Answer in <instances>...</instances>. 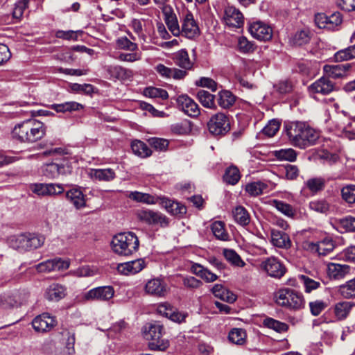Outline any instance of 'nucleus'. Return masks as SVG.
Here are the masks:
<instances>
[{"label": "nucleus", "instance_id": "obj_37", "mask_svg": "<svg viewBox=\"0 0 355 355\" xmlns=\"http://www.w3.org/2000/svg\"><path fill=\"white\" fill-rule=\"evenodd\" d=\"M51 108L57 112L77 111L83 108V105L75 101H69L60 104H53Z\"/></svg>", "mask_w": 355, "mask_h": 355}, {"label": "nucleus", "instance_id": "obj_29", "mask_svg": "<svg viewBox=\"0 0 355 355\" xmlns=\"http://www.w3.org/2000/svg\"><path fill=\"white\" fill-rule=\"evenodd\" d=\"M354 304L352 302L343 301L334 305V313L338 320H345L349 314Z\"/></svg>", "mask_w": 355, "mask_h": 355}, {"label": "nucleus", "instance_id": "obj_53", "mask_svg": "<svg viewBox=\"0 0 355 355\" xmlns=\"http://www.w3.org/2000/svg\"><path fill=\"white\" fill-rule=\"evenodd\" d=\"M272 205L285 216L288 217H293L294 216L295 211L292 206L288 203L278 200H273Z\"/></svg>", "mask_w": 355, "mask_h": 355}, {"label": "nucleus", "instance_id": "obj_36", "mask_svg": "<svg viewBox=\"0 0 355 355\" xmlns=\"http://www.w3.org/2000/svg\"><path fill=\"white\" fill-rule=\"evenodd\" d=\"M211 230L213 234L217 239L228 241L230 236L225 229V223L222 221H215L211 225Z\"/></svg>", "mask_w": 355, "mask_h": 355}, {"label": "nucleus", "instance_id": "obj_52", "mask_svg": "<svg viewBox=\"0 0 355 355\" xmlns=\"http://www.w3.org/2000/svg\"><path fill=\"white\" fill-rule=\"evenodd\" d=\"M305 184L311 192L317 193L324 189L325 180L322 178H313L309 179Z\"/></svg>", "mask_w": 355, "mask_h": 355}, {"label": "nucleus", "instance_id": "obj_38", "mask_svg": "<svg viewBox=\"0 0 355 355\" xmlns=\"http://www.w3.org/2000/svg\"><path fill=\"white\" fill-rule=\"evenodd\" d=\"M241 178L239 168L236 166H231L226 168L223 175V180L227 184L234 185Z\"/></svg>", "mask_w": 355, "mask_h": 355}, {"label": "nucleus", "instance_id": "obj_26", "mask_svg": "<svg viewBox=\"0 0 355 355\" xmlns=\"http://www.w3.org/2000/svg\"><path fill=\"white\" fill-rule=\"evenodd\" d=\"M309 248L311 251L318 252L319 255H326L333 251L334 243L331 239L325 238L317 243H311Z\"/></svg>", "mask_w": 355, "mask_h": 355}, {"label": "nucleus", "instance_id": "obj_47", "mask_svg": "<svg viewBox=\"0 0 355 355\" xmlns=\"http://www.w3.org/2000/svg\"><path fill=\"white\" fill-rule=\"evenodd\" d=\"M197 98L200 103L205 107H214V96L209 92L201 89L197 92Z\"/></svg>", "mask_w": 355, "mask_h": 355}, {"label": "nucleus", "instance_id": "obj_15", "mask_svg": "<svg viewBox=\"0 0 355 355\" xmlns=\"http://www.w3.org/2000/svg\"><path fill=\"white\" fill-rule=\"evenodd\" d=\"M56 324L54 317L47 313H44L35 317L32 321L33 329L37 332H46L50 331Z\"/></svg>", "mask_w": 355, "mask_h": 355}, {"label": "nucleus", "instance_id": "obj_55", "mask_svg": "<svg viewBox=\"0 0 355 355\" xmlns=\"http://www.w3.org/2000/svg\"><path fill=\"white\" fill-rule=\"evenodd\" d=\"M310 40L309 33L306 31H297L291 38V42L295 46H302L307 44Z\"/></svg>", "mask_w": 355, "mask_h": 355}, {"label": "nucleus", "instance_id": "obj_22", "mask_svg": "<svg viewBox=\"0 0 355 355\" xmlns=\"http://www.w3.org/2000/svg\"><path fill=\"white\" fill-rule=\"evenodd\" d=\"M145 267V261L142 259L135 261L119 263L117 266V270L123 275L136 274L140 272Z\"/></svg>", "mask_w": 355, "mask_h": 355}, {"label": "nucleus", "instance_id": "obj_8", "mask_svg": "<svg viewBox=\"0 0 355 355\" xmlns=\"http://www.w3.org/2000/svg\"><path fill=\"white\" fill-rule=\"evenodd\" d=\"M138 219L148 225H159L162 227L168 225V219L164 214L150 209H139L137 211Z\"/></svg>", "mask_w": 355, "mask_h": 355}, {"label": "nucleus", "instance_id": "obj_61", "mask_svg": "<svg viewBox=\"0 0 355 355\" xmlns=\"http://www.w3.org/2000/svg\"><path fill=\"white\" fill-rule=\"evenodd\" d=\"M280 127V123L277 120H271L269 123L263 128V134L268 136L273 137L279 130Z\"/></svg>", "mask_w": 355, "mask_h": 355}, {"label": "nucleus", "instance_id": "obj_25", "mask_svg": "<svg viewBox=\"0 0 355 355\" xmlns=\"http://www.w3.org/2000/svg\"><path fill=\"white\" fill-rule=\"evenodd\" d=\"M271 241L275 246L281 248L288 249L291 246L289 236L286 233L277 230H271Z\"/></svg>", "mask_w": 355, "mask_h": 355}, {"label": "nucleus", "instance_id": "obj_21", "mask_svg": "<svg viewBox=\"0 0 355 355\" xmlns=\"http://www.w3.org/2000/svg\"><path fill=\"white\" fill-rule=\"evenodd\" d=\"M351 267L347 264L329 263L327 265V274L330 279L339 280L350 273Z\"/></svg>", "mask_w": 355, "mask_h": 355}, {"label": "nucleus", "instance_id": "obj_16", "mask_svg": "<svg viewBox=\"0 0 355 355\" xmlns=\"http://www.w3.org/2000/svg\"><path fill=\"white\" fill-rule=\"evenodd\" d=\"M145 291L154 297H164L167 293L166 284L159 278L152 279L147 282Z\"/></svg>", "mask_w": 355, "mask_h": 355}, {"label": "nucleus", "instance_id": "obj_44", "mask_svg": "<svg viewBox=\"0 0 355 355\" xmlns=\"http://www.w3.org/2000/svg\"><path fill=\"white\" fill-rule=\"evenodd\" d=\"M92 175L100 181H111L115 178V173L111 168L95 169Z\"/></svg>", "mask_w": 355, "mask_h": 355}, {"label": "nucleus", "instance_id": "obj_2", "mask_svg": "<svg viewBox=\"0 0 355 355\" xmlns=\"http://www.w3.org/2000/svg\"><path fill=\"white\" fill-rule=\"evenodd\" d=\"M46 133L43 123L35 119L24 121L15 126L12 138L24 143H33L42 139Z\"/></svg>", "mask_w": 355, "mask_h": 355}, {"label": "nucleus", "instance_id": "obj_27", "mask_svg": "<svg viewBox=\"0 0 355 355\" xmlns=\"http://www.w3.org/2000/svg\"><path fill=\"white\" fill-rule=\"evenodd\" d=\"M66 167L63 164L49 163L42 166V173L48 178H55L60 175L66 174Z\"/></svg>", "mask_w": 355, "mask_h": 355}, {"label": "nucleus", "instance_id": "obj_46", "mask_svg": "<svg viewBox=\"0 0 355 355\" xmlns=\"http://www.w3.org/2000/svg\"><path fill=\"white\" fill-rule=\"evenodd\" d=\"M274 155L279 160L294 162L297 158V153L293 148H285L274 152Z\"/></svg>", "mask_w": 355, "mask_h": 355}, {"label": "nucleus", "instance_id": "obj_31", "mask_svg": "<svg viewBox=\"0 0 355 355\" xmlns=\"http://www.w3.org/2000/svg\"><path fill=\"white\" fill-rule=\"evenodd\" d=\"M129 198L135 201L143 202L147 205H155L157 202L158 198L155 196L139 191H132Z\"/></svg>", "mask_w": 355, "mask_h": 355}, {"label": "nucleus", "instance_id": "obj_32", "mask_svg": "<svg viewBox=\"0 0 355 355\" xmlns=\"http://www.w3.org/2000/svg\"><path fill=\"white\" fill-rule=\"evenodd\" d=\"M338 291L345 299L355 298V277L340 285Z\"/></svg>", "mask_w": 355, "mask_h": 355}, {"label": "nucleus", "instance_id": "obj_56", "mask_svg": "<svg viewBox=\"0 0 355 355\" xmlns=\"http://www.w3.org/2000/svg\"><path fill=\"white\" fill-rule=\"evenodd\" d=\"M309 207L312 210L321 214H326L329 211V204L324 200L311 201Z\"/></svg>", "mask_w": 355, "mask_h": 355}, {"label": "nucleus", "instance_id": "obj_14", "mask_svg": "<svg viewBox=\"0 0 355 355\" xmlns=\"http://www.w3.org/2000/svg\"><path fill=\"white\" fill-rule=\"evenodd\" d=\"M157 312L171 320L181 323L187 317V313L178 311L176 308L168 303H163L158 306Z\"/></svg>", "mask_w": 355, "mask_h": 355}, {"label": "nucleus", "instance_id": "obj_9", "mask_svg": "<svg viewBox=\"0 0 355 355\" xmlns=\"http://www.w3.org/2000/svg\"><path fill=\"white\" fill-rule=\"evenodd\" d=\"M335 90H336L335 83L327 76H322L308 87V91L313 96L315 94L328 95Z\"/></svg>", "mask_w": 355, "mask_h": 355}, {"label": "nucleus", "instance_id": "obj_20", "mask_svg": "<svg viewBox=\"0 0 355 355\" xmlns=\"http://www.w3.org/2000/svg\"><path fill=\"white\" fill-rule=\"evenodd\" d=\"M224 19L229 26L239 28L243 24V14L234 6H227L225 8Z\"/></svg>", "mask_w": 355, "mask_h": 355}, {"label": "nucleus", "instance_id": "obj_64", "mask_svg": "<svg viewBox=\"0 0 355 355\" xmlns=\"http://www.w3.org/2000/svg\"><path fill=\"white\" fill-rule=\"evenodd\" d=\"M17 301L10 294H3L0 296V306L2 309H7L15 306Z\"/></svg>", "mask_w": 355, "mask_h": 355}, {"label": "nucleus", "instance_id": "obj_10", "mask_svg": "<svg viewBox=\"0 0 355 355\" xmlns=\"http://www.w3.org/2000/svg\"><path fill=\"white\" fill-rule=\"evenodd\" d=\"M114 288L112 286H100L89 290L83 295L85 300L107 301L113 297Z\"/></svg>", "mask_w": 355, "mask_h": 355}, {"label": "nucleus", "instance_id": "obj_23", "mask_svg": "<svg viewBox=\"0 0 355 355\" xmlns=\"http://www.w3.org/2000/svg\"><path fill=\"white\" fill-rule=\"evenodd\" d=\"M162 12L164 15V21L168 28L175 36H178L181 33V31L178 24V19L173 12L171 7L164 8Z\"/></svg>", "mask_w": 355, "mask_h": 355}, {"label": "nucleus", "instance_id": "obj_51", "mask_svg": "<svg viewBox=\"0 0 355 355\" xmlns=\"http://www.w3.org/2000/svg\"><path fill=\"white\" fill-rule=\"evenodd\" d=\"M267 185L261 182H254L246 184L245 191L252 196H257L263 193Z\"/></svg>", "mask_w": 355, "mask_h": 355}, {"label": "nucleus", "instance_id": "obj_39", "mask_svg": "<svg viewBox=\"0 0 355 355\" xmlns=\"http://www.w3.org/2000/svg\"><path fill=\"white\" fill-rule=\"evenodd\" d=\"M264 327L272 329L278 333H283L288 330V326L287 324L275 320L272 318H266L263 320Z\"/></svg>", "mask_w": 355, "mask_h": 355}, {"label": "nucleus", "instance_id": "obj_50", "mask_svg": "<svg viewBox=\"0 0 355 355\" xmlns=\"http://www.w3.org/2000/svg\"><path fill=\"white\" fill-rule=\"evenodd\" d=\"M235 102V96L229 91H222L219 93L218 103L223 108H229Z\"/></svg>", "mask_w": 355, "mask_h": 355}, {"label": "nucleus", "instance_id": "obj_30", "mask_svg": "<svg viewBox=\"0 0 355 355\" xmlns=\"http://www.w3.org/2000/svg\"><path fill=\"white\" fill-rule=\"evenodd\" d=\"M192 270L194 274L203 279L207 282H213L218 279V276L216 274L200 264H195L193 266Z\"/></svg>", "mask_w": 355, "mask_h": 355}, {"label": "nucleus", "instance_id": "obj_18", "mask_svg": "<svg viewBox=\"0 0 355 355\" xmlns=\"http://www.w3.org/2000/svg\"><path fill=\"white\" fill-rule=\"evenodd\" d=\"M181 33L188 38H193L199 33V28L192 13L187 12L183 18Z\"/></svg>", "mask_w": 355, "mask_h": 355}, {"label": "nucleus", "instance_id": "obj_35", "mask_svg": "<svg viewBox=\"0 0 355 355\" xmlns=\"http://www.w3.org/2000/svg\"><path fill=\"white\" fill-rule=\"evenodd\" d=\"M299 279L303 284L306 293H311L321 286L322 280L320 278L313 279L307 275H299Z\"/></svg>", "mask_w": 355, "mask_h": 355}, {"label": "nucleus", "instance_id": "obj_1", "mask_svg": "<svg viewBox=\"0 0 355 355\" xmlns=\"http://www.w3.org/2000/svg\"><path fill=\"white\" fill-rule=\"evenodd\" d=\"M284 128L291 144L300 148L315 144L320 137L319 133L306 122H286Z\"/></svg>", "mask_w": 355, "mask_h": 355}, {"label": "nucleus", "instance_id": "obj_3", "mask_svg": "<svg viewBox=\"0 0 355 355\" xmlns=\"http://www.w3.org/2000/svg\"><path fill=\"white\" fill-rule=\"evenodd\" d=\"M139 241L132 232H122L115 235L111 242L113 252L120 256H130L139 249Z\"/></svg>", "mask_w": 355, "mask_h": 355}, {"label": "nucleus", "instance_id": "obj_17", "mask_svg": "<svg viewBox=\"0 0 355 355\" xmlns=\"http://www.w3.org/2000/svg\"><path fill=\"white\" fill-rule=\"evenodd\" d=\"M69 267V263L61 259H54L42 262L36 266L40 272H49L54 270H62Z\"/></svg>", "mask_w": 355, "mask_h": 355}, {"label": "nucleus", "instance_id": "obj_6", "mask_svg": "<svg viewBox=\"0 0 355 355\" xmlns=\"http://www.w3.org/2000/svg\"><path fill=\"white\" fill-rule=\"evenodd\" d=\"M276 302L291 309H300L304 306L302 295L291 288L279 290L276 294Z\"/></svg>", "mask_w": 355, "mask_h": 355}, {"label": "nucleus", "instance_id": "obj_12", "mask_svg": "<svg viewBox=\"0 0 355 355\" xmlns=\"http://www.w3.org/2000/svg\"><path fill=\"white\" fill-rule=\"evenodd\" d=\"M249 31L253 37L261 41L270 40L272 36L270 26L259 21L252 24L249 27Z\"/></svg>", "mask_w": 355, "mask_h": 355}, {"label": "nucleus", "instance_id": "obj_7", "mask_svg": "<svg viewBox=\"0 0 355 355\" xmlns=\"http://www.w3.org/2000/svg\"><path fill=\"white\" fill-rule=\"evenodd\" d=\"M209 132L215 136H224L230 130V121L223 112L213 114L207 122Z\"/></svg>", "mask_w": 355, "mask_h": 355}, {"label": "nucleus", "instance_id": "obj_57", "mask_svg": "<svg viewBox=\"0 0 355 355\" xmlns=\"http://www.w3.org/2000/svg\"><path fill=\"white\" fill-rule=\"evenodd\" d=\"M116 46L118 49L130 51H135L138 49L137 44L131 42L126 37H121L118 38L116 40Z\"/></svg>", "mask_w": 355, "mask_h": 355}, {"label": "nucleus", "instance_id": "obj_54", "mask_svg": "<svg viewBox=\"0 0 355 355\" xmlns=\"http://www.w3.org/2000/svg\"><path fill=\"white\" fill-rule=\"evenodd\" d=\"M230 341L236 345H243L245 342V332L242 329H233L228 336Z\"/></svg>", "mask_w": 355, "mask_h": 355}, {"label": "nucleus", "instance_id": "obj_41", "mask_svg": "<svg viewBox=\"0 0 355 355\" xmlns=\"http://www.w3.org/2000/svg\"><path fill=\"white\" fill-rule=\"evenodd\" d=\"M174 60L175 64L181 68L190 69L192 67V62L189 59L187 51L185 50L179 51L175 55Z\"/></svg>", "mask_w": 355, "mask_h": 355}, {"label": "nucleus", "instance_id": "obj_40", "mask_svg": "<svg viewBox=\"0 0 355 355\" xmlns=\"http://www.w3.org/2000/svg\"><path fill=\"white\" fill-rule=\"evenodd\" d=\"M342 199L349 205L355 204V184H348L340 190Z\"/></svg>", "mask_w": 355, "mask_h": 355}, {"label": "nucleus", "instance_id": "obj_60", "mask_svg": "<svg viewBox=\"0 0 355 355\" xmlns=\"http://www.w3.org/2000/svg\"><path fill=\"white\" fill-rule=\"evenodd\" d=\"M29 0H20L16 4L12 11V16L19 19L24 14V10L28 8Z\"/></svg>", "mask_w": 355, "mask_h": 355}, {"label": "nucleus", "instance_id": "obj_45", "mask_svg": "<svg viewBox=\"0 0 355 355\" xmlns=\"http://www.w3.org/2000/svg\"><path fill=\"white\" fill-rule=\"evenodd\" d=\"M337 225L341 232H355V217L348 216L340 218Z\"/></svg>", "mask_w": 355, "mask_h": 355}, {"label": "nucleus", "instance_id": "obj_63", "mask_svg": "<svg viewBox=\"0 0 355 355\" xmlns=\"http://www.w3.org/2000/svg\"><path fill=\"white\" fill-rule=\"evenodd\" d=\"M75 336L73 334H68V338L63 351L60 355H73L75 353L74 349Z\"/></svg>", "mask_w": 355, "mask_h": 355}, {"label": "nucleus", "instance_id": "obj_24", "mask_svg": "<svg viewBox=\"0 0 355 355\" xmlns=\"http://www.w3.org/2000/svg\"><path fill=\"white\" fill-rule=\"evenodd\" d=\"M67 295L66 288L59 284H51L45 291V298L49 301L58 302Z\"/></svg>", "mask_w": 355, "mask_h": 355}, {"label": "nucleus", "instance_id": "obj_5", "mask_svg": "<svg viewBox=\"0 0 355 355\" xmlns=\"http://www.w3.org/2000/svg\"><path fill=\"white\" fill-rule=\"evenodd\" d=\"M42 235L34 233H24L13 236L10 239V245L21 252L28 251L40 248L44 243Z\"/></svg>", "mask_w": 355, "mask_h": 355}, {"label": "nucleus", "instance_id": "obj_33", "mask_svg": "<svg viewBox=\"0 0 355 355\" xmlns=\"http://www.w3.org/2000/svg\"><path fill=\"white\" fill-rule=\"evenodd\" d=\"M234 220L241 226H245L250 221V214L242 206L236 207L232 211Z\"/></svg>", "mask_w": 355, "mask_h": 355}, {"label": "nucleus", "instance_id": "obj_13", "mask_svg": "<svg viewBox=\"0 0 355 355\" xmlns=\"http://www.w3.org/2000/svg\"><path fill=\"white\" fill-rule=\"evenodd\" d=\"M176 102L178 107L188 116L196 117L200 114V109L198 104L187 95L179 96L176 99Z\"/></svg>", "mask_w": 355, "mask_h": 355}, {"label": "nucleus", "instance_id": "obj_42", "mask_svg": "<svg viewBox=\"0 0 355 355\" xmlns=\"http://www.w3.org/2000/svg\"><path fill=\"white\" fill-rule=\"evenodd\" d=\"M355 58V44L336 52L334 59L336 62H343Z\"/></svg>", "mask_w": 355, "mask_h": 355}, {"label": "nucleus", "instance_id": "obj_4", "mask_svg": "<svg viewBox=\"0 0 355 355\" xmlns=\"http://www.w3.org/2000/svg\"><path fill=\"white\" fill-rule=\"evenodd\" d=\"M163 330V326L157 322L146 324L144 327V335L149 340L150 349L164 351L168 347V341L162 338Z\"/></svg>", "mask_w": 355, "mask_h": 355}, {"label": "nucleus", "instance_id": "obj_48", "mask_svg": "<svg viewBox=\"0 0 355 355\" xmlns=\"http://www.w3.org/2000/svg\"><path fill=\"white\" fill-rule=\"evenodd\" d=\"M163 203L164 204L167 211L172 214L173 215L182 214H185L187 211L186 207L181 205L178 202L167 199L164 201Z\"/></svg>", "mask_w": 355, "mask_h": 355}, {"label": "nucleus", "instance_id": "obj_58", "mask_svg": "<svg viewBox=\"0 0 355 355\" xmlns=\"http://www.w3.org/2000/svg\"><path fill=\"white\" fill-rule=\"evenodd\" d=\"M107 71L110 76L118 79L126 78L128 76V72H130L121 66H108Z\"/></svg>", "mask_w": 355, "mask_h": 355}, {"label": "nucleus", "instance_id": "obj_62", "mask_svg": "<svg viewBox=\"0 0 355 355\" xmlns=\"http://www.w3.org/2000/svg\"><path fill=\"white\" fill-rule=\"evenodd\" d=\"M327 306V304L322 300H315L309 302L311 313L314 316H318Z\"/></svg>", "mask_w": 355, "mask_h": 355}, {"label": "nucleus", "instance_id": "obj_49", "mask_svg": "<svg viewBox=\"0 0 355 355\" xmlns=\"http://www.w3.org/2000/svg\"><path fill=\"white\" fill-rule=\"evenodd\" d=\"M144 94L151 98H159L162 100H165L168 98V92L165 89L154 87H146L144 90Z\"/></svg>", "mask_w": 355, "mask_h": 355}, {"label": "nucleus", "instance_id": "obj_43", "mask_svg": "<svg viewBox=\"0 0 355 355\" xmlns=\"http://www.w3.org/2000/svg\"><path fill=\"white\" fill-rule=\"evenodd\" d=\"M223 255L227 261L235 266L243 267L245 266V262L234 250L224 249Z\"/></svg>", "mask_w": 355, "mask_h": 355}, {"label": "nucleus", "instance_id": "obj_11", "mask_svg": "<svg viewBox=\"0 0 355 355\" xmlns=\"http://www.w3.org/2000/svg\"><path fill=\"white\" fill-rule=\"evenodd\" d=\"M355 67V63H345L336 65L326 64L323 67L325 75L334 79L343 78L346 77L347 73Z\"/></svg>", "mask_w": 355, "mask_h": 355}, {"label": "nucleus", "instance_id": "obj_34", "mask_svg": "<svg viewBox=\"0 0 355 355\" xmlns=\"http://www.w3.org/2000/svg\"><path fill=\"white\" fill-rule=\"evenodd\" d=\"M131 148L135 155L143 158L149 157L152 154V151L148 146L139 140L133 141L131 144Z\"/></svg>", "mask_w": 355, "mask_h": 355}, {"label": "nucleus", "instance_id": "obj_59", "mask_svg": "<svg viewBox=\"0 0 355 355\" xmlns=\"http://www.w3.org/2000/svg\"><path fill=\"white\" fill-rule=\"evenodd\" d=\"M148 142L153 148L157 150L164 151L166 150L168 146V141L162 138H151Z\"/></svg>", "mask_w": 355, "mask_h": 355}, {"label": "nucleus", "instance_id": "obj_28", "mask_svg": "<svg viewBox=\"0 0 355 355\" xmlns=\"http://www.w3.org/2000/svg\"><path fill=\"white\" fill-rule=\"evenodd\" d=\"M66 198L78 209L85 207V196L80 189H70L66 193Z\"/></svg>", "mask_w": 355, "mask_h": 355}, {"label": "nucleus", "instance_id": "obj_19", "mask_svg": "<svg viewBox=\"0 0 355 355\" xmlns=\"http://www.w3.org/2000/svg\"><path fill=\"white\" fill-rule=\"evenodd\" d=\"M262 267L272 277L280 278L285 273V268L275 257L268 258L262 263Z\"/></svg>", "mask_w": 355, "mask_h": 355}]
</instances>
